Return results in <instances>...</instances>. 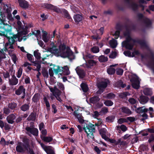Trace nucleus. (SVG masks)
Masks as SVG:
<instances>
[{
	"mask_svg": "<svg viewBox=\"0 0 154 154\" xmlns=\"http://www.w3.org/2000/svg\"><path fill=\"white\" fill-rule=\"evenodd\" d=\"M108 82V80L106 79H103L101 82L98 84V87L99 89L97 91V93L101 94L103 92L104 89L106 87L107 84Z\"/></svg>",
	"mask_w": 154,
	"mask_h": 154,
	"instance_id": "nucleus-6",
	"label": "nucleus"
},
{
	"mask_svg": "<svg viewBox=\"0 0 154 154\" xmlns=\"http://www.w3.org/2000/svg\"><path fill=\"white\" fill-rule=\"evenodd\" d=\"M62 68L63 69V72L65 75H68L70 74V72L69 70V67L67 66H64Z\"/></svg>",
	"mask_w": 154,
	"mask_h": 154,
	"instance_id": "nucleus-32",
	"label": "nucleus"
},
{
	"mask_svg": "<svg viewBox=\"0 0 154 154\" xmlns=\"http://www.w3.org/2000/svg\"><path fill=\"white\" fill-rule=\"evenodd\" d=\"M39 129L40 131H41L42 130L45 128V126L44 125V124L43 123H41L39 125Z\"/></svg>",
	"mask_w": 154,
	"mask_h": 154,
	"instance_id": "nucleus-64",
	"label": "nucleus"
},
{
	"mask_svg": "<svg viewBox=\"0 0 154 154\" xmlns=\"http://www.w3.org/2000/svg\"><path fill=\"white\" fill-rule=\"evenodd\" d=\"M87 61L88 62L86 61V63L83 65L85 67L87 68H91L97 64V62L93 60H89Z\"/></svg>",
	"mask_w": 154,
	"mask_h": 154,
	"instance_id": "nucleus-15",
	"label": "nucleus"
},
{
	"mask_svg": "<svg viewBox=\"0 0 154 154\" xmlns=\"http://www.w3.org/2000/svg\"><path fill=\"white\" fill-rule=\"evenodd\" d=\"M91 51L94 53H98L99 51V49L98 47H94L91 48Z\"/></svg>",
	"mask_w": 154,
	"mask_h": 154,
	"instance_id": "nucleus-44",
	"label": "nucleus"
},
{
	"mask_svg": "<svg viewBox=\"0 0 154 154\" xmlns=\"http://www.w3.org/2000/svg\"><path fill=\"white\" fill-rule=\"evenodd\" d=\"M17 104L15 103H12L9 104V107L11 109H13L17 106Z\"/></svg>",
	"mask_w": 154,
	"mask_h": 154,
	"instance_id": "nucleus-52",
	"label": "nucleus"
},
{
	"mask_svg": "<svg viewBox=\"0 0 154 154\" xmlns=\"http://www.w3.org/2000/svg\"><path fill=\"white\" fill-rule=\"evenodd\" d=\"M103 31L104 28L103 27H101L100 29L96 31V35H93L91 36V38L93 39L96 40L100 39V38L99 36V35H102L103 33Z\"/></svg>",
	"mask_w": 154,
	"mask_h": 154,
	"instance_id": "nucleus-10",
	"label": "nucleus"
},
{
	"mask_svg": "<svg viewBox=\"0 0 154 154\" xmlns=\"http://www.w3.org/2000/svg\"><path fill=\"white\" fill-rule=\"evenodd\" d=\"M124 54L126 56L128 57H131L132 56V54H131L129 51H125L124 52Z\"/></svg>",
	"mask_w": 154,
	"mask_h": 154,
	"instance_id": "nucleus-62",
	"label": "nucleus"
},
{
	"mask_svg": "<svg viewBox=\"0 0 154 154\" xmlns=\"http://www.w3.org/2000/svg\"><path fill=\"white\" fill-rule=\"evenodd\" d=\"M74 115L75 117L77 118L78 119H79V118L82 117V116L80 114L78 113L75 111L74 112Z\"/></svg>",
	"mask_w": 154,
	"mask_h": 154,
	"instance_id": "nucleus-58",
	"label": "nucleus"
},
{
	"mask_svg": "<svg viewBox=\"0 0 154 154\" xmlns=\"http://www.w3.org/2000/svg\"><path fill=\"white\" fill-rule=\"evenodd\" d=\"M53 6L51 4H45L44 5L43 7L47 9L52 10V8H53Z\"/></svg>",
	"mask_w": 154,
	"mask_h": 154,
	"instance_id": "nucleus-45",
	"label": "nucleus"
},
{
	"mask_svg": "<svg viewBox=\"0 0 154 154\" xmlns=\"http://www.w3.org/2000/svg\"><path fill=\"white\" fill-rule=\"evenodd\" d=\"M121 109V111L124 113L129 115L131 114V111L127 108L123 107H122Z\"/></svg>",
	"mask_w": 154,
	"mask_h": 154,
	"instance_id": "nucleus-29",
	"label": "nucleus"
},
{
	"mask_svg": "<svg viewBox=\"0 0 154 154\" xmlns=\"http://www.w3.org/2000/svg\"><path fill=\"white\" fill-rule=\"evenodd\" d=\"M144 23L146 27H149L151 25V22L150 21L148 18H145L144 21Z\"/></svg>",
	"mask_w": 154,
	"mask_h": 154,
	"instance_id": "nucleus-37",
	"label": "nucleus"
},
{
	"mask_svg": "<svg viewBox=\"0 0 154 154\" xmlns=\"http://www.w3.org/2000/svg\"><path fill=\"white\" fill-rule=\"evenodd\" d=\"M18 82V79H17L14 75L12 76L11 79H9V84L10 85H16L17 84Z\"/></svg>",
	"mask_w": 154,
	"mask_h": 154,
	"instance_id": "nucleus-17",
	"label": "nucleus"
},
{
	"mask_svg": "<svg viewBox=\"0 0 154 154\" xmlns=\"http://www.w3.org/2000/svg\"><path fill=\"white\" fill-rule=\"evenodd\" d=\"M8 39L9 43H6L5 45V49L7 50L8 48L13 49V46L12 44L14 43L15 42V39H18V36L17 34L14 35L13 37L10 38L9 36L7 35V36H5Z\"/></svg>",
	"mask_w": 154,
	"mask_h": 154,
	"instance_id": "nucleus-5",
	"label": "nucleus"
},
{
	"mask_svg": "<svg viewBox=\"0 0 154 154\" xmlns=\"http://www.w3.org/2000/svg\"><path fill=\"white\" fill-rule=\"evenodd\" d=\"M115 97L114 94L112 93H109L106 96L104 95L103 97L104 98H107L109 99H112L114 98Z\"/></svg>",
	"mask_w": 154,
	"mask_h": 154,
	"instance_id": "nucleus-36",
	"label": "nucleus"
},
{
	"mask_svg": "<svg viewBox=\"0 0 154 154\" xmlns=\"http://www.w3.org/2000/svg\"><path fill=\"white\" fill-rule=\"evenodd\" d=\"M98 59L99 61L100 62H105L107 61L108 58L107 57L101 55L99 57Z\"/></svg>",
	"mask_w": 154,
	"mask_h": 154,
	"instance_id": "nucleus-35",
	"label": "nucleus"
},
{
	"mask_svg": "<svg viewBox=\"0 0 154 154\" xmlns=\"http://www.w3.org/2000/svg\"><path fill=\"white\" fill-rule=\"evenodd\" d=\"M127 122V120L126 118H120L118 121V122L119 124H121L124 122Z\"/></svg>",
	"mask_w": 154,
	"mask_h": 154,
	"instance_id": "nucleus-50",
	"label": "nucleus"
},
{
	"mask_svg": "<svg viewBox=\"0 0 154 154\" xmlns=\"http://www.w3.org/2000/svg\"><path fill=\"white\" fill-rule=\"evenodd\" d=\"M62 71V70L60 69V68L59 66L53 65L52 67L49 69V73L50 75L52 77L54 75L53 71L55 74H57L58 72H60Z\"/></svg>",
	"mask_w": 154,
	"mask_h": 154,
	"instance_id": "nucleus-7",
	"label": "nucleus"
},
{
	"mask_svg": "<svg viewBox=\"0 0 154 154\" xmlns=\"http://www.w3.org/2000/svg\"><path fill=\"white\" fill-rule=\"evenodd\" d=\"M28 119L29 120L34 121L35 119V116L34 113H32L29 116Z\"/></svg>",
	"mask_w": 154,
	"mask_h": 154,
	"instance_id": "nucleus-43",
	"label": "nucleus"
},
{
	"mask_svg": "<svg viewBox=\"0 0 154 154\" xmlns=\"http://www.w3.org/2000/svg\"><path fill=\"white\" fill-rule=\"evenodd\" d=\"M75 70L80 78H83L85 76V72L81 66L77 67Z\"/></svg>",
	"mask_w": 154,
	"mask_h": 154,
	"instance_id": "nucleus-14",
	"label": "nucleus"
},
{
	"mask_svg": "<svg viewBox=\"0 0 154 154\" xmlns=\"http://www.w3.org/2000/svg\"><path fill=\"white\" fill-rule=\"evenodd\" d=\"M26 129L27 134L29 135L32 134L33 135L37 136L38 134V130L36 128L27 127L26 128Z\"/></svg>",
	"mask_w": 154,
	"mask_h": 154,
	"instance_id": "nucleus-9",
	"label": "nucleus"
},
{
	"mask_svg": "<svg viewBox=\"0 0 154 154\" xmlns=\"http://www.w3.org/2000/svg\"><path fill=\"white\" fill-rule=\"evenodd\" d=\"M27 32L25 31H19V32L17 34V35H18V41L19 42H20L22 39H23L24 41H25L27 39L26 36L22 37L20 38L22 35H27Z\"/></svg>",
	"mask_w": 154,
	"mask_h": 154,
	"instance_id": "nucleus-16",
	"label": "nucleus"
},
{
	"mask_svg": "<svg viewBox=\"0 0 154 154\" xmlns=\"http://www.w3.org/2000/svg\"><path fill=\"white\" fill-rule=\"evenodd\" d=\"M124 35L126 37V40L122 42V46L125 47L127 49H131L133 46V44L132 43L134 42V40L131 38L128 31H127L124 33Z\"/></svg>",
	"mask_w": 154,
	"mask_h": 154,
	"instance_id": "nucleus-2",
	"label": "nucleus"
},
{
	"mask_svg": "<svg viewBox=\"0 0 154 154\" xmlns=\"http://www.w3.org/2000/svg\"><path fill=\"white\" fill-rule=\"evenodd\" d=\"M27 150L29 154H35L34 152L32 149L30 148L29 145H27Z\"/></svg>",
	"mask_w": 154,
	"mask_h": 154,
	"instance_id": "nucleus-55",
	"label": "nucleus"
},
{
	"mask_svg": "<svg viewBox=\"0 0 154 154\" xmlns=\"http://www.w3.org/2000/svg\"><path fill=\"white\" fill-rule=\"evenodd\" d=\"M27 146H25L22 143L19 142L18 143L16 147V150L19 152H23L25 150H27Z\"/></svg>",
	"mask_w": 154,
	"mask_h": 154,
	"instance_id": "nucleus-13",
	"label": "nucleus"
},
{
	"mask_svg": "<svg viewBox=\"0 0 154 154\" xmlns=\"http://www.w3.org/2000/svg\"><path fill=\"white\" fill-rule=\"evenodd\" d=\"M11 29V26L8 24L5 25L2 21H0V35L7 37L8 34H10Z\"/></svg>",
	"mask_w": 154,
	"mask_h": 154,
	"instance_id": "nucleus-3",
	"label": "nucleus"
},
{
	"mask_svg": "<svg viewBox=\"0 0 154 154\" xmlns=\"http://www.w3.org/2000/svg\"><path fill=\"white\" fill-rule=\"evenodd\" d=\"M83 129L87 134L88 138H94L93 133L95 132V128L94 125L91 123L86 124L84 126Z\"/></svg>",
	"mask_w": 154,
	"mask_h": 154,
	"instance_id": "nucleus-4",
	"label": "nucleus"
},
{
	"mask_svg": "<svg viewBox=\"0 0 154 154\" xmlns=\"http://www.w3.org/2000/svg\"><path fill=\"white\" fill-rule=\"evenodd\" d=\"M57 85L59 88L62 90H63L64 89V85L61 83L58 82Z\"/></svg>",
	"mask_w": 154,
	"mask_h": 154,
	"instance_id": "nucleus-56",
	"label": "nucleus"
},
{
	"mask_svg": "<svg viewBox=\"0 0 154 154\" xmlns=\"http://www.w3.org/2000/svg\"><path fill=\"white\" fill-rule=\"evenodd\" d=\"M82 16L80 14L75 15L74 16V18L75 22L78 23L82 21Z\"/></svg>",
	"mask_w": 154,
	"mask_h": 154,
	"instance_id": "nucleus-26",
	"label": "nucleus"
},
{
	"mask_svg": "<svg viewBox=\"0 0 154 154\" xmlns=\"http://www.w3.org/2000/svg\"><path fill=\"white\" fill-rule=\"evenodd\" d=\"M41 137L42 140L47 143L51 142L53 139L52 137H45L44 136H41Z\"/></svg>",
	"mask_w": 154,
	"mask_h": 154,
	"instance_id": "nucleus-27",
	"label": "nucleus"
},
{
	"mask_svg": "<svg viewBox=\"0 0 154 154\" xmlns=\"http://www.w3.org/2000/svg\"><path fill=\"white\" fill-rule=\"evenodd\" d=\"M120 33V31L119 30H117L116 31L115 33L113 34L115 38H117L119 37Z\"/></svg>",
	"mask_w": 154,
	"mask_h": 154,
	"instance_id": "nucleus-60",
	"label": "nucleus"
},
{
	"mask_svg": "<svg viewBox=\"0 0 154 154\" xmlns=\"http://www.w3.org/2000/svg\"><path fill=\"white\" fill-rule=\"evenodd\" d=\"M42 147L48 154H54V151L51 146H46L42 143H40Z\"/></svg>",
	"mask_w": 154,
	"mask_h": 154,
	"instance_id": "nucleus-12",
	"label": "nucleus"
},
{
	"mask_svg": "<svg viewBox=\"0 0 154 154\" xmlns=\"http://www.w3.org/2000/svg\"><path fill=\"white\" fill-rule=\"evenodd\" d=\"M99 131L100 134L102 136V137L103 139L106 140L107 138L106 135L107 134L106 129H100Z\"/></svg>",
	"mask_w": 154,
	"mask_h": 154,
	"instance_id": "nucleus-21",
	"label": "nucleus"
},
{
	"mask_svg": "<svg viewBox=\"0 0 154 154\" xmlns=\"http://www.w3.org/2000/svg\"><path fill=\"white\" fill-rule=\"evenodd\" d=\"M118 65V64H116L111 65L110 67L107 69V73L110 75H112L115 73V69L113 68L112 67L116 66Z\"/></svg>",
	"mask_w": 154,
	"mask_h": 154,
	"instance_id": "nucleus-20",
	"label": "nucleus"
},
{
	"mask_svg": "<svg viewBox=\"0 0 154 154\" xmlns=\"http://www.w3.org/2000/svg\"><path fill=\"white\" fill-rule=\"evenodd\" d=\"M148 66L153 69L154 68V58H152L150 62L148 63L147 65Z\"/></svg>",
	"mask_w": 154,
	"mask_h": 154,
	"instance_id": "nucleus-40",
	"label": "nucleus"
},
{
	"mask_svg": "<svg viewBox=\"0 0 154 154\" xmlns=\"http://www.w3.org/2000/svg\"><path fill=\"white\" fill-rule=\"evenodd\" d=\"M48 50L52 53L54 54L56 56H60L64 58L69 57L73 54L72 52L69 48H66L63 44L60 45L58 49L53 43H51L48 48Z\"/></svg>",
	"mask_w": 154,
	"mask_h": 154,
	"instance_id": "nucleus-1",
	"label": "nucleus"
},
{
	"mask_svg": "<svg viewBox=\"0 0 154 154\" xmlns=\"http://www.w3.org/2000/svg\"><path fill=\"white\" fill-rule=\"evenodd\" d=\"M143 91L144 94L146 95H150L152 94L151 90L148 88H145Z\"/></svg>",
	"mask_w": 154,
	"mask_h": 154,
	"instance_id": "nucleus-33",
	"label": "nucleus"
},
{
	"mask_svg": "<svg viewBox=\"0 0 154 154\" xmlns=\"http://www.w3.org/2000/svg\"><path fill=\"white\" fill-rule=\"evenodd\" d=\"M22 69L20 68L17 72V77L19 78L20 77L22 73Z\"/></svg>",
	"mask_w": 154,
	"mask_h": 154,
	"instance_id": "nucleus-54",
	"label": "nucleus"
},
{
	"mask_svg": "<svg viewBox=\"0 0 154 154\" xmlns=\"http://www.w3.org/2000/svg\"><path fill=\"white\" fill-rule=\"evenodd\" d=\"M32 34L36 37L37 39L38 40V36L40 37V31L38 30H35L32 32Z\"/></svg>",
	"mask_w": 154,
	"mask_h": 154,
	"instance_id": "nucleus-39",
	"label": "nucleus"
},
{
	"mask_svg": "<svg viewBox=\"0 0 154 154\" xmlns=\"http://www.w3.org/2000/svg\"><path fill=\"white\" fill-rule=\"evenodd\" d=\"M44 100L45 102L46 106L48 111L50 109V105L48 101L45 97L44 98Z\"/></svg>",
	"mask_w": 154,
	"mask_h": 154,
	"instance_id": "nucleus-46",
	"label": "nucleus"
},
{
	"mask_svg": "<svg viewBox=\"0 0 154 154\" xmlns=\"http://www.w3.org/2000/svg\"><path fill=\"white\" fill-rule=\"evenodd\" d=\"M132 85L133 88L137 89L140 87V80L138 77L137 76H135L131 80Z\"/></svg>",
	"mask_w": 154,
	"mask_h": 154,
	"instance_id": "nucleus-8",
	"label": "nucleus"
},
{
	"mask_svg": "<svg viewBox=\"0 0 154 154\" xmlns=\"http://www.w3.org/2000/svg\"><path fill=\"white\" fill-rule=\"evenodd\" d=\"M117 55V52L116 51H112L109 56L110 58H114L116 57Z\"/></svg>",
	"mask_w": 154,
	"mask_h": 154,
	"instance_id": "nucleus-49",
	"label": "nucleus"
},
{
	"mask_svg": "<svg viewBox=\"0 0 154 154\" xmlns=\"http://www.w3.org/2000/svg\"><path fill=\"white\" fill-rule=\"evenodd\" d=\"M116 128V130L118 131V132L119 133L120 132V129H121L123 131H125L127 130L126 126L123 125H122L121 126H117Z\"/></svg>",
	"mask_w": 154,
	"mask_h": 154,
	"instance_id": "nucleus-25",
	"label": "nucleus"
},
{
	"mask_svg": "<svg viewBox=\"0 0 154 154\" xmlns=\"http://www.w3.org/2000/svg\"><path fill=\"white\" fill-rule=\"evenodd\" d=\"M10 112V111L9 109L8 108H4V113L8 115Z\"/></svg>",
	"mask_w": 154,
	"mask_h": 154,
	"instance_id": "nucleus-61",
	"label": "nucleus"
},
{
	"mask_svg": "<svg viewBox=\"0 0 154 154\" xmlns=\"http://www.w3.org/2000/svg\"><path fill=\"white\" fill-rule=\"evenodd\" d=\"M148 99L146 97L140 96V97L139 101L140 103L142 104H144L147 102Z\"/></svg>",
	"mask_w": 154,
	"mask_h": 154,
	"instance_id": "nucleus-24",
	"label": "nucleus"
},
{
	"mask_svg": "<svg viewBox=\"0 0 154 154\" xmlns=\"http://www.w3.org/2000/svg\"><path fill=\"white\" fill-rule=\"evenodd\" d=\"M49 88L53 95L55 97L59 96L61 94V91L57 89L56 86H54V88L50 87H49Z\"/></svg>",
	"mask_w": 154,
	"mask_h": 154,
	"instance_id": "nucleus-11",
	"label": "nucleus"
},
{
	"mask_svg": "<svg viewBox=\"0 0 154 154\" xmlns=\"http://www.w3.org/2000/svg\"><path fill=\"white\" fill-rule=\"evenodd\" d=\"M128 93L127 92L121 93L120 94L119 96L121 98H123L125 97L126 96L128 95Z\"/></svg>",
	"mask_w": 154,
	"mask_h": 154,
	"instance_id": "nucleus-63",
	"label": "nucleus"
},
{
	"mask_svg": "<svg viewBox=\"0 0 154 154\" xmlns=\"http://www.w3.org/2000/svg\"><path fill=\"white\" fill-rule=\"evenodd\" d=\"M81 87L84 92H86L88 90V88L85 83H82L81 85Z\"/></svg>",
	"mask_w": 154,
	"mask_h": 154,
	"instance_id": "nucleus-34",
	"label": "nucleus"
},
{
	"mask_svg": "<svg viewBox=\"0 0 154 154\" xmlns=\"http://www.w3.org/2000/svg\"><path fill=\"white\" fill-rule=\"evenodd\" d=\"M52 10L57 13H60L61 12L60 10L58 8L54 6H53V8Z\"/></svg>",
	"mask_w": 154,
	"mask_h": 154,
	"instance_id": "nucleus-53",
	"label": "nucleus"
},
{
	"mask_svg": "<svg viewBox=\"0 0 154 154\" xmlns=\"http://www.w3.org/2000/svg\"><path fill=\"white\" fill-rule=\"evenodd\" d=\"M123 72V70L121 69H117L116 73L118 75H122Z\"/></svg>",
	"mask_w": 154,
	"mask_h": 154,
	"instance_id": "nucleus-57",
	"label": "nucleus"
},
{
	"mask_svg": "<svg viewBox=\"0 0 154 154\" xmlns=\"http://www.w3.org/2000/svg\"><path fill=\"white\" fill-rule=\"evenodd\" d=\"M20 6L24 8H27L28 5L26 1L25 0H18Z\"/></svg>",
	"mask_w": 154,
	"mask_h": 154,
	"instance_id": "nucleus-19",
	"label": "nucleus"
},
{
	"mask_svg": "<svg viewBox=\"0 0 154 154\" xmlns=\"http://www.w3.org/2000/svg\"><path fill=\"white\" fill-rule=\"evenodd\" d=\"M118 83L117 84L116 86L117 87H121L122 88H124L125 86V85L122 84V82L121 81H120L118 82Z\"/></svg>",
	"mask_w": 154,
	"mask_h": 154,
	"instance_id": "nucleus-59",
	"label": "nucleus"
},
{
	"mask_svg": "<svg viewBox=\"0 0 154 154\" xmlns=\"http://www.w3.org/2000/svg\"><path fill=\"white\" fill-rule=\"evenodd\" d=\"M100 99L98 97H92L90 99V102L92 103H95L99 101Z\"/></svg>",
	"mask_w": 154,
	"mask_h": 154,
	"instance_id": "nucleus-38",
	"label": "nucleus"
},
{
	"mask_svg": "<svg viewBox=\"0 0 154 154\" xmlns=\"http://www.w3.org/2000/svg\"><path fill=\"white\" fill-rule=\"evenodd\" d=\"M26 90L22 85L20 86L18 89L16 91L15 93L18 95H20L21 94H25Z\"/></svg>",
	"mask_w": 154,
	"mask_h": 154,
	"instance_id": "nucleus-18",
	"label": "nucleus"
},
{
	"mask_svg": "<svg viewBox=\"0 0 154 154\" xmlns=\"http://www.w3.org/2000/svg\"><path fill=\"white\" fill-rule=\"evenodd\" d=\"M109 44L110 47L112 48H116L117 45L116 41L113 39L110 41Z\"/></svg>",
	"mask_w": 154,
	"mask_h": 154,
	"instance_id": "nucleus-28",
	"label": "nucleus"
},
{
	"mask_svg": "<svg viewBox=\"0 0 154 154\" xmlns=\"http://www.w3.org/2000/svg\"><path fill=\"white\" fill-rule=\"evenodd\" d=\"M29 109V106L27 104H24L21 107V109L23 111H26Z\"/></svg>",
	"mask_w": 154,
	"mask_h": 154,
	"instance_id": "nucleus-48",
	"label": "nucleus"
},
{
	"mask_svg": "<svg viewBox=\"0 0 154 154\" xmlns=\"http://www.w3.org/2000/svg\"><path fill=\"white\" fill-rule=\"evenodd\" d=\"M104 104L107 106H110L113 104V103L111 100H107L104 102Z\"/></svg>",
	"mask_w": 154,
	"mask_h": 154,
	"instance_id": "nucleus-47",
	"label": "nucleus"
},
{
	"mask_svg": "<svg viewBox=\"0 0 154 154\" xmlns=\"http://www.w3.org/2000/svg\"><path fill=\"white\" fill-rule=\"evenodd\" d=\"M83 58L85 60V61L88 60L87 59L88 58H92L93 57V56H92L91 54H88L87 52H86L85 54H83Z\"/></svg>",
	"mask_w": 154,
	"mask_h": 154,
	"instance_id": "nucleus-31",
	"label": "nucleus"
},
{
	"mask_svg": "<svg viewBox=\"0 0 154 154\" xmlns=\"http://www.w3.org/2000/svg\"><path fill=\"white\" fill-rule=\"evenodd\" d=\"M115 119V117L113 116H109L106 118L107 122H112Z\"/></svg>",
	"mask_w": 154,
	"mask_h": 154,
	"instance_id": "nucleus-42",
	"label": "nucleus"
},
{
	"mask_svg": "<svg viewBox=\"0 0 154 154\" xmlns=\"http://www.w3.org/2000/svg\"><path fill=\"white\" fill-rule=\"evenodd\" d=\"M127 120V122L129 121L131 122H133L135 120V118L134 117H127L126 118Z\"/></svg>",
	"mask_w": 154,
	"mask_h": 154,
	"instance_id": "nucleus-51",
	"label": "nucleus"
},
{
	"mask_svg": "<svg viewBox=\"0 0 154 154\" xmlns=\"http://www.w3.org/2000/svg\"><path fill=\"white\" fill-rule=\"evenodd\" d=\"M148 109L144 107H139L137 109V112L139 113H145L147 111Z\"/></svg>",
	"mask_w": 154,
	"mask_h": 154,
	"instance_id": "nucleus-30",
	"label": "nucleus"
},
{
	"mask_svg": "<svg viewBox=\"0 0 154 154\" xmlns=\"http://www.w3.org/2000/svg\"><path fill=\"white\" fill-rule=\"evenodd\" d=\"M43 35H42V39L45 42H47L49 41V38L47 36V32L44 31H42Z\"/></svg>",
	"mask_w": 154,
	"mask_h": 154,
	"instance_id": "nucleus-23",
	"label": "nucleus"
},
{
	"mask_svg": "<svg viewBox=\"0 0 154 154\" xmlns=\"http://www.w3.org/2000/svg\"><path fill=\"white\" fill-rule=\"evenodd\" d=\"M38 51V50L35 51L34 52V56L37 59H39L41 58V54Z\"/></svg>",
	"mask_w": 154,
	"mask_h": 154,
	"instance_id": "nucleus-41",
	"label": "nucleus"
},
{
	"mask_svg": "<svg viewBox=\"0 0 154 154\" xmlns=\"http://www.w3.org/2000/svg\"><path fill=\"white\" fill-rule=\"evenodd\" d=\"M15 118V116L12 114L8 116L7 118V120L9 123L12 124L14 122V120Z\"/></svg>",
	"mask_w": 154,
	"mask_h": 154,
	"instance_id": "nucleus-22",
	"label": "nucleus"
}]
</instances>
